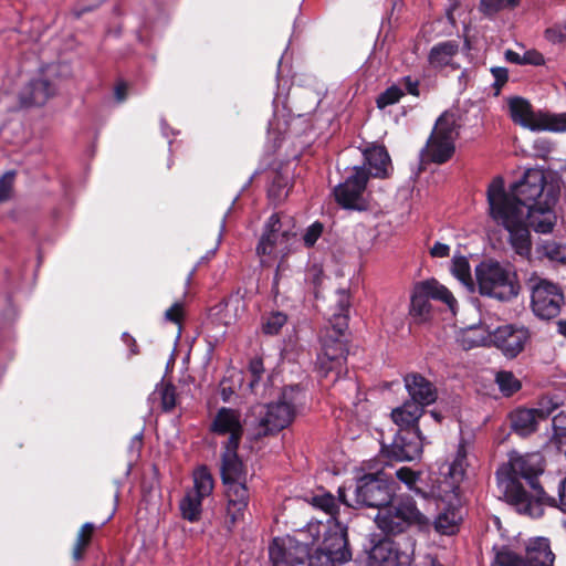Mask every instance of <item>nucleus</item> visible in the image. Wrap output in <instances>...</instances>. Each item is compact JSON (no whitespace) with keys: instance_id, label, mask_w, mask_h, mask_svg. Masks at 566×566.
Masks as SVG:
<instances>
[{"instance_id":"nucleus-25","label":"nucleus","mask_w":566,"mask_h":566,"mask_svg":"<svg viewBox=\"0 0 566 566\" xmlns=\"http://www.w3.org/2000/svg\"><path fill=\"white\" fill-rule=\"evenodd\" d=\"M239 447H224L221 462V479L223 484L247 482V470L238 457Z\"/></svg>"},{"instance_id":"nucleus-56","label":"nucleus","mask_w":566,"mask_h":566,"mask_svg":"<svg viewBox=\"0 0 566 566\" xmlns=\"http://www.w3.org/2000/svg\"><path fill=\"white\" fill-rule=\"evenodd\" d=\"M505 59L510 63L523 65L522 55L513 50H506L505 51Z\"/></svg>"},{"instance_id":"nucleus-32","label":"nucleus","mask_w":566,"mask_h":566,"mask_svg":"<svg viewBox=\"0 0 566 566\" xmlns=\"http://www.w3.org/2000/svg\"><path fill=\"white\" fill-rule=\"evenodd\" d=\"M95 528V525L88 522L85 523L78 531L72 549V557L74 560L78 562L83 558L84 553L91 543Z\"/></svg>"},{"instance_id":"nucleus-57","label":"nucleus","mask_w":566,"mask_h":566,"mask_svg":"<svg viewBox=\"0 0 566 566\" xmlns=\"http://www.w3.org/2000/svg\"><path fill=\"white\" fill-rule=\"evenodd\" d=\"M535 148H539L542 151L547 153L551 149V145L546 140H536Z\"/></svg>"},{"instance_id":"nucleus-17","label":"nucleus","mask_w":566,"mask_h":566,"mask_svg":"<svg viewBox=\"0 0 566 566\" xmlns=\"http://www.w3.org/2000/svg\"><path fill=\"white\" fill-rule=\"evenodd\" d=\"M294 234L289 230H282V222L279 214H272L265 226L256 248V252L262 256L277 258L289 251V242Z\"/></svg>"},{"instance_id":"nucleus-16","label":"nucleus","mask_w":566,"mask_h":566,"mask_svg":"<svg viewBox=\"0 0 566 566\" xmlns=\"http://www.w3.org/2000/svg\"><path fill=\"white\" fill-rule=\"evenodd\" d=\"M531 337L523 325L506 324L489 333V342L507 358H515L525 348Z\"/></svg>"},{"instance_id":"nucleus-36","label":"nucleus","mask_w":566,"mask_h":566,"mask_svg":"<svg viewBox=\"0 0 566 566\" xmlns=\"http://www.w3.org/2000/svg\"><path fill=\"white\" fill-rule=\"evenodd\" d=\"M451 272L460 282L465 285L472 282L470 264L465 256H453Z\"/></svg>"},{"instance_id":"nucleus-39","label":"nucleus","mask_w":566,"mask_h":566,"mask_svg":"<svg viewBox=\"0 0 566 566\" xmlns=\"http://www.w3.org/2000/svg\"><path fill=\"white\" fill-rule=\"evenodd\" d=\"M518 0H481L480 9L485 14H494L497 11L516 6Z\"/></svg>"},{"instance_id":"nucleus-58","label":"nucleus","mask_w":566,"mask_h":566,"mask_svg":"<svg viewBox=\"0 0 566 566\" xmlns=\"http://www.w3.org/2000/svg\"><path fill=\"white\" fill-rule=\"evenodd\" d=\"M559 334L566 337V319H560L557 323Z\"/></svg>"},{"instance_id":"nucleus-27","label":"nucleus","mask_w":566,"mask_h":566,"mask_svg":"<svg viewBox=\"0 0 566 566\" xmlns=\"http://www.w3.org/2000/svg\"><path fill=\"white\" fill-rule=\"evenodd\" d=\"M424 409L415 401H405L401 406L392 409L391 420L399 427L400 431H415L419 429L418 421Z\"/></svg>"},{"instance_id":"nucleus-46","label":"nucleus","mask_w":566,"mask_h":566,"mask_svg":"<svg viewBox=\"0 0 566 566\" xmlns=\"http://www.w3.org/2000/svg\"><path fill=\"white\" fill-rule=\"evenodd\" d=\"M323 232V226L318 222L310 226L304 233L303 240L306 247H313Z\"/></svg>"},{"instance_id":"nucleus-61","label":"nucleus","mask_w":566,"mask_h":566,"mask_svg":"<svg viewBox=\"0 0 566 566\" xmlns=\"http://www.w3.org/2000/svg\"><path fill=\"white\" fill-rule=\"evenodd\" d=\"M448 19H449V21H450L452 24H454V19H453V15H452V10H449V11H448Z\"/></svg>"},{"instance_id":"nucleus-13","label":"nucleus","mask_w":566,"mask_h":566,"mask_svg":"<svg viewBox=\"0 0 566 566\" xmlns=\"http://www.w3.org/2000/svg\"><path fill=\"white\" fill-rule=\"evenodd\" d=\"M430 298L441 301L454 313L457 300L453 294L444 285L432 279L415 285L411 295L410 314L420 321H424L431 310Z\"/></svg>"},{"instance_id":"nucleus-47","label":"nucleus","mask_w":566,"mask_h":566,"mask_svg":"<svg viewBox=\"0 0 566 566\" xmlns=\"http://www.w3.org/2000/svg\"><path fill=\"white\" fill-rule=\"evenodd\" d=\"M184 317V306L177 302L165 312V318L171 323L180 324Z\"/></svg>"},{"instance_id":"nucleus-51","label":"nucleus","mask_w":566,"mask_h":566,"mask_svg":"<svg viewBox=\"0 0 566 566\" xmlns=\"http://www.w3.org/2000/svg\"><path fill=\"white\" fill-rule=\"evenodd\" d=\"M400 87L403 90V93L407 92L408 94H411L413 96L419 95V82L417 80H413L411 76H406L400 82Z\"/></svg>"},{"instance_id":"nucleus-50","label":"nucleus","mask_w":566,"mask_h":566,"mask_svg":"<svg viewBox=\"0 0 566 566\" xmlns=\"http://www.w3.org/2000/svg\"><path fill=\"white\" fill-rule=\"evenodd\" d=\"M491 73L495 80V87L497 90H500L506 82H507V78H509V72L505 67H500V66H496V67H492L491 69Z\"/></svg>"},{"instance_id":"nucleus-4","label":"nucleus","mask_w":566,"mask_h":566,"mask_svg":"<svg viewBox=\"0 0 566 566\" xmlns=\"http://www.w3.org/2000/svg\"><path fill=\"white\" fill-rule=\"evenodd\" d=\"M375 523L387 535H398L410 527L424 530L430 525L428 517L419 511L410 496L391 499L378 510Z\"/></svg>"},{"instance_id":"nucleus-45","label":"nucleus","mask_w":566,"mask_h":566,"mask_svg":"<svg viewBox=\"0 0 566 566\" xmlns=\"http://www.w3.org/2000/svg\"><path fill=\"white\" fill-rule=\"evenodd\" d=\"M549 500H546L545 505L556 506L562 512L566 513V478L559 483L558 486V499L548 496Z\"/></svg>"},{"instance_id":"nucleus-23","label":"nucleus","mask_w":566,"mask_h":566,"mask_svg":"<svg viewBox=\"0 0 566 566\" xmlns=\"http://www.w3.org/2000/svg\"><path fill=\"white\" fill-rule=\"evenodd\" d=\"M405 388L410 397L409 401H415L424 409L438 399V389L436 385L418 373H410L403 377Z\"/></svg>"},{"instance_id":"nucleus-11","label":"nucleus","mask_w":566,"mask_h":566,"mask_svg":"<svg viewBox=\"0 0 566 566\" xmlns=\"http://www.w3.org/2000/svg\"><path fill=\"white\" fill-rule=\"evenodd\" d=\"M193 486L186 491L179 502L180 514L190 523L198 522L202 514V501L213 491V479L207 467H199L192 474Z\"/></svg>"},{"instance_id":"nucleus-24","label":"nucleus","mask_w":566,"mask_h":566,"mask_svg":"<svg viewBox=\"0 0 566 566\" xmlns=\"http://www.w3.org/2000/svg\"><path fill=\"white\" fill-rule=\"evenodd\" d=\"M55 94V87L45 78L32 80L20 93L23 106H43Z\"/></svg>"},{"instance_id":"nucleus-5","label":"nucleus","mask_w":566,"mask_h":566,"mask_svg":"<svg viewBox=\"0 0 566 566\" xmlns=\"http://www.w3.org/2000/svg\"><path fill=\"white\" fill-rule=\"evenodd\" d=\"M481 295L509 301L518 294L520 285L514 272L495 261H485L475 269Z\"/></svg>"},{"instance_id":"nucleus-3","label":"nucleus","mask_w":566,"mask_h":566,"mask_svg":"<svg viewBox=\"0 0 566 566\" xmlns=\"http://www.w3.org/2000/svg\"><path fill=\"white\" fill-rule=\"evenodd\" d=\"M350 307V297L347 291L337 292V310L329 321L331 327L325 329L322 336V352L317 357L319 370L327 376L335 373V379L339 378L345 370L346 363V339L345 332L348 328V312Z\"/></svg>"},{"instance_id":"nucleus-42","label":"nucleus","mask_w":566,"mask_h":566,"mask_svg":"<svg viewBox=\"0 0 566 566\" xmlns=\"http://www.w3.org/2000/svg\"><path fill=\"white\" fill-rule=\"evenodd\" d=\"M545 38L556 44L566 41V22L565 23H556L545 31Z\"/></svg>"},{"instance_id":"nucleus-34","label":"nucleus","mask_w":566,"mask_h":566,"mask_svg":"<svg viewBox=\"0 0 566 566\" xmlns=\"http://www.w3.org/2000/svg\"><path fill=\"white\" fill-rule=\"evenodd\" d=\"M539 118L538 130H549L554 133L566 132V113H542Z\"/></svg>"},{"instance_id":"nucleus-15","label":"nucleus","mask_w":566,"mask_h":566,"mask_svg":"<svg viewBox=\"0 0 566 566\" xmlns=\"http://www.w3.org/2000/svg\"><path fill=\"white\" fill-rule=\"evenodd\" d=\"M467 467V449L464 444H460L454 460L448 464L447 472H443V478L433 485L432 495L450 505L458 501L460 484L464 479Z\"/></svg>"},{"instance_id":"nucleus-21","label":"nucleus","mask_w":566,"mask_h":566,"mask_svg":"<svg viewBox=\"0 0 566 566\" xmlns=\"http://www.w3.org/2000/svg\"><path fill=\"white\" fill-rule=\"evenodd\" d=\"M270 559L273 566H296L310 559L307 547L292 539L274 538L269 547Z\"/></svg>"},{"instance_id":"nucleus-64","label":"nucleus","mask_w":566,"mask_h":566,"mask_svg":"<svg viewBox=\"0 0 566 566\" xmlns=\"http://www.w3.org/2000/svg\"><path fill=\"white\" fill-rule=\"evenodd\" d=\"M308 566H314V560H312L311 558H310ZM315 566H318V565H315Z\"/></svg>"},{"instance_id":"nucleus-26","label":"nucleus","mask_w":566,"mask_h":566,"mask_svg":"<svg viewBox=\"0 0 566 566\" xmlns=\"http://www.w3.org/2000/svg\"><path fill=\"white\" fill-rule=\"evenodd\" d=\"M509 111L515 124L531 130H538L542 112L535 113L528 101L522 97H512L509 99Z\"/></svg>"},{"instance_id":"nucleus-31","label":"nucleus","mask_w":566,"mask_h":566,"mask_svg":"<svg viewBox=\"0 0 566 566\" xmlns=\"http://www.w3.org/2000/svg\"><path fill=\"white\" fill-rule=\"evenodd\" d=\"M461 521V510L451 506L438 515L434 522V527L439 533L443 535H452L458 531Z\"/></svg>"},{"instance_id":"nucleus-28","label":"nucleus","mask_w":566,"mask_h":566,"mask_svg":"<svg viewBox=\"0 0 566 566\" xmlns=\"http://www.w3.org/2000/svg\"><path fill=\"white\" fill-rule=\"evenodd\" d=\"M365 163L369 166V177L385 178L391 169L390 157L384 146L373 145L364 150Z\"/></svg>"},{"instance_id":"nucleus-52","label":"nucleus","mask_w":566,"mask_h":566,"mask_svg":"<svg viewBox=\"0 0 566 566\" xmlns=\"http://www.w3.org/2000/svg\"><path fill=\"white\" fill-rule=\"evenodd\" d=\"M450 248L449 245L436 242L434 245L431 248L430 253L434 258H446L449 255Z\"/></svg>"},{"instance_id":"nucleus-33","label":"nucleus","mask_w":566,"mask_h":566,"mask_svg":"<svg viewBox=\"0 0 566 566\" xmlns=\"http://www.w3.org/2000/svg\"><path fill=\"white\" fill-rule=\"evenodd\" d=\"M460 345L463 349L468 350L473 347L482 345H491L489 342V333L485 334L479 327H471L464 331L459 338Z\"/></svg>"},{"instance_id":"nucleus-29","label":"nucleus","mask_w":566,"mask_h":566,"mask_svg":"<svg viewBox=\"0 0 566 566\" xmlns=\"http://www.w3.org/2000/svg\"><path fill=\"white\" fill-rule=\"evenodd\" d=\"M365 564L366 566H397L399 562L394 543L389 539L378 542L367 553Z\"/></svg>"},{"instance_id":"nucleus-7","label":"nucleus","mask_w":566,"mask_h":566,"mask_svg":"<svg viewBox=\"0 0 566 566\" xmlns=\"http://www.w3.org/2000/svg\"><path fill=\"white\" fill-rule=\"evenodd\" d=\"M459 136L457 119L451 113H443L421 150L422 163L444 164L455 151V140Z\"/></svg>"},{"instance_id":"nucleus-40","label":"nucleus","mask_w":566,"mask_h":566,"mask_svg":"<svg viewBox=\"0 0 566 566\" xmlns=\"http://www.w3.org/2000/svg\"><path fill=\"white\" fill-rule=\"evenodd\" d=\"M395 474L397 479L403 482L410 490L416 493H421V491L415 486L420 476L419 472H416L410 468L402 467L398 469Z\"/></svg>"},{"instance_id":"nucleus-60","label":"nucleus","mask_w":566,"mask_h":566,"mask_svg":"<svg viewBox=\"0 0 566 566\" xmlns=\"http://www.w3.org/2000/svg\"><path fill=\"white\" fill-rule=\"evenodd\" d=\"M339 499H340L344 503H346L347 505H350V506H352V504L347 502V500H346V496H345V493H344V490H343V489H339Z\"/></svg>"},{"instance_id":"nucleus-18","label":"nucleus","mask_w":566,"mask_h":566,"mask_svg":"<svg viewBox=\"0 0 566 566\" xmlns=\"http://www.w3.org/2000/svg\"><path fill=\"white\" fill-rule=\"evenodd\" d=\"M245 483L247 482L223 484L226 486L224 494L227 499L223 526L228 532H232L235 525L244 518L250 500Z\"/></svg>"},{"instance_id":"nucleus-54","label":"nucleus","mask_w":566,"mask_h":566,"mask_svg":"<svg viewBox=\"0 0 566 566\" xmlns=\"http://www.w3.org/2000/svg\"><path fill=\"white\" fill-rule=\"evenodd\" d=\"M289 191L285 190L284 193H281V180H276L273 182L271 188L269 189V196L279 201L287 197Z\"/></svg>"},{"instance_id":"nucleus-63","label":"nucleus","mask_w":566,"mask_h":566,"mask_svg":"<svg viewBox=\"0 0 566 566\" xmlns=\"http://www.w3.org/2000/svg\"><path fill=\"white\" fill-rule=\"evenodd\" d=\"M90 9H91V8H84V9H82V10L77 13V15L82 14L83 12H85V11H87V10H90Z\"/></svg>"},{"instance_id":"nucleus-19","label":"nucleus","mask_w":566,"mask_h":566,"mask_svg":"<svg viewBox=\"0 0 566 566\" xmlns=\"http://www.w3.org/2000/svg\"><path fill=\"white\" fill-rule=\"evenodd\" d=\"M423 437L420 429L400 431L390 446L382 447V453L396 461H412L422 453Z\"/></svg>"},{"instance_id":"nucleus-22","label":"nucleus","mask_w":566,"mask_h":566,"mask_svg":"<svg viewBox=\"0 0 566 566\" xmlns=\"http://www.w3.org/2000/svg\"><path fill=\"white\" fill-rule=\"evenodd\" d=\"M555 408L556 405L546 407L543 402L539 408H518L511 412L512 428L517 434L527 437L536 431L538 422L547 419Z\"/></svg>"},{"instance_id":"nucleus-55","label":"nucleus","mask_w":566,"mask_h":566,"mask_svg":"<svg viewBox=\"0 0 566 566\" xmlns=\"http://www.w3.org/2000/svg\"><path fill=\"white\" fill-rule=\"evenodd\" d=\"M122 338H123V342L129 347L132 355L138 354V347H137L136 340L133 336H130L127 333H124Z\"/></svg>"},{"instance_id":"nucleus-14","label":"nucleus","mask_w":566,"mask_h":566,"mask_svg":"<svg viewBox=\"0 0 566 566\" xmlns=\"http://www.w3.org/2000/svg\"><path fill=\"white\" fill-rule=\"evenodd\" d=\"M369 174L364 167H354L344 182L334 189L336 202L344 209L364 211L368 208L365 190Z\"/></svg>"},{"instance_id":"nucleus-41","label":"nucleus","mask_w":566,"mask_h":566,"mask_svg":"<svg viewBox=\"0 0 566 566\" xmlns=\"http://www.w3.org/2000/svg\"><path fill=\"white\" fill-rule=\"evenodd\" d=\"M161 406L165 411H170L176 406V389L170 384H164L158 389Z\"/></svg>"},{"instance_id":"nucleus-35","label":"nucleus","mask_w":566,"mask_h":566,"mask_svg":"<svg viewBox=\"0 0 566 566\" xmlns=\"http://www.w3.org/2000/svg\"><path fill=\"white\" fill-rule=\"evenodd\" d=\"M287 316L282 312H272L263 318L262 331L266 335H276L286 324Z\"/></svg>"},{"instance_id":"nucleus-6","label":"nucleus","mask_w":566,"mask_h":566,"mask_svg":"<svg viewBox=\"0 0 566 566\" xmlns=\"http://www.w3.org/2000/svg\"><path fill=\"white\" fill-rule=\"evenodd\" d=\"M296 391L293 387L284 389L276 402H271L261 408L258 423L252 432L253 440L276 434L293 421Z\"/></svg>"},{"instance_id":"nucleus-20","label":"nucleus","mask_w":566,"mask_h":566,"mask_svg":"<svg viewBox=\"0 0 566 566\" xmlns=\"http://www.w3.org/2000/svg\"><path fill=\"white\" fill-rule=\"evenodd\" d=\"M210 430L214 434L228 437L223 448L239 447L243 434L240 412L226 407L219 409L211 422Z\"/></svg>"},{"instance_id":"nucleus-38","label":"nucleus","mask_w":566,"mask_h":566,"mask_svg":"<svg viewBox=\"0 0 566 566\" xmlns=\"http://www.w3.org/2000/svg\"><path fill=\"white\" fill-rule=\"evenodd\" d=\"M402 96L403 90L398 85H392L379 95L377 98V106L379 108H385L397 103Z\"/></svg>"},{"instance_id":"nucleus-8","label":"nucleus","mask_w":566,"mask_h":566,"mask_svg":"<svg viewBox=\"0 0 566 566\" xmlns=\"http://www.w3.org/2000/svg\"><path fill=\"white\" fill-rule=\"evenodd\" d=\"M531 308L536 317L548 321L555 318L564 304L562 289L545 279L533 276L528 280Z\"/></svg>"},{"instance_id":"nucleus-59","label":"nucleus","mask_w":566,"mask_h":566,"mask_svg":"<svg viewBox=\"0 0 566 566\" xmlns=\"http://www.w3.org/2000/svg\"><path fill=\"white\" fill-rule=\"evenodd\" d=\"M429 564L428 566H443L436 557H428Z\"/></svg>"},{"instance_id":"nucleus-62","label":"nucleus","mask_w":566,"mask_h":566,"mask_svg":"<svg viewBox=\"0 0 566 566\" xmlns=\"http://www.w3.org/2000/svg\"><path fill=\"white\" fill-rule=\"evenodd\" d=\"M431 415L434 417L436 420L440 421V417L438 416L437 412H431Z\"/></svg>"},{"instance_id":"nucleus-2","label":"nucleus","mask_w":566,"mask_h":566,"mask_svg":"<svg viewBox=\"0 0 566 566\" xmlns=\"http://www.w3.org/2000/svg\"><path fill=\"white\" fill-rule=\"evenodd\" d=\"M544 472V459L538 452L520 454L512 452L506 467L496 472L499 485L506 501L520 514L541 517L548 495L539 483Z\"/></svg>"},{"instance_id":"nucleus-9","label":"nucleus","mask_w":566,"mask_h":566,"mask_svg":"<svg viewBox=\"0 0 566 566\" xmlns=\"http://www.w3.org/2000/svg\"><path fill=\"white\" fill-rule=\"evenodd\" d=\"M555 555L547 538L536 537L526 545L525 558L520 557L509 547H501L495 553V566H553Z\"/></svg>"},{"instance_id":"nucleus-1","label":"nucleus","mask_w":566,"mask_h":566,"mask_svg":"<svg viewBox=\"0 0 566 566\" xmlns=\"http://www.w3.org/2000/svg\"><path fill=\"white\" fill-rule=\"evenodd\" d=\"M558 187L548 180L542 169H527L523 178L504 188L502 177H495L488 187L489 212L492 220L509 232L514 251L521 256L531 253L530 228L539 233L553 230L556 217L553 206Z\"/></svg>"},{"instance_id":"nucleus-44","label":"nucleus","mask_w":566,"mask_h":566,"mask_svg":"<svg viewBox=\"0 0 566 566\" xmlns=\"http://www.w3.org/2000/svg\"><path fill=\"white\" fill-rule=\"evenodd\" d=\"M14 177V171H8L0 178V202L10 198Z\"/></svg>"},{"instance_id":"nucleus-49","label":"nucleus","mask_w":566,"mask_h":566,"mask_svg":"<svg viewBox=\"0 0 566 566\" xmlns=\"http://www.w3.org/2000/svg\"><path fill=\"white\" fill-rule=\"evenodd\" d=\"M523 65H542L544 64V56L537 51H526L522 55Z\"/></svg>"},{"instance_id":"nucleus-10","label":"nucleus","mask_w":566,"mask_h":566,"mask_svg":"<svg viewBox=\"0 0 566 566\" xmlns=\"http://www.w3.org/2000/svg\"><path fill=\"white\" fill-rule=\"evenodd\" d=\"M389 478L385 471L361 476L355 489V503L378 510L388 504L395 491Z\"/></svg>"},{"instance_id":"nucleus-12","label":"nucleus","mask_w":566,"mask_h":566,"mask_svg":"<svg viewBox=\"0 0 566 566\" xmlns=\"http://www.w3.org/2000/svg\"><path fill=\"white\" fill-rule=\"evenodd\" d=\"M314 566H336L352 558L348 547L346 528L339 524L331 527L324 535V539L314 554L310 556Z\"/></svg>"},{"instance_id":"nucleus-30","label":"nucleus","mask_w":566,"mask_h":566,"mask_svg":"<svg viewBox=\"0 0 566 566\" xmlns=\"http://www.w3.org/2000/svg\"><path fill=\"white\" fill-rule=\"evenodd\" d=\"M459 52V44L455 41H446L432 46L429 53V63L434 69H442L451 65L453 57Z\"/></svg>"},{"instance_id":"nucleus-43","label":"nucleus","mask_w":566,"mask_h":566,"mask_svg":"<svg viewBox=\"0 0 566 566\" xmlns=\"http://www.w3.org/2000/svg\"><path fill=\"white\" fill-rule=\"evenodd\" d=\"M314 504L324 512L334 515L336 512V499L332 494L317 495L313 499Z\"/></svg>"},{"instance_id":"nucleus-53","label":"nucleus","mask_w":566,"mask_h":566,"mask_svg":"<svg viewBox=\"0 0 566 566\" xmlns=\"http://www.w3.org/2000/svg\"><path fill=\"white\" fill-rule=\"evenodd\" d=\"M115 98L117 102L122 103L126 99L128 95V85L127 83L120 81L116 84L114 90Z\"/></svg>"},{"instance_id":"nucleus-48","label":"nucleus","mask_w":566,"mask_h":566,"mask_svg":"<svg viewBox=\"0 0 566 566\" xmlns=\"http://www.w3.org/2000/svg\"><path fill=\"white\" fill-rule=\"evenodd\" d=\"M249 371L253 376L251 386H254V384L261 378L262 374L264 373L263 360L261 358L251 359L249 364Z\"/></svg>"},{"instance_id":"nucleus-37","label":"nucleus","mask_w":566,"mask_h":566,"mask_svg":"<svg viewBox=\"0 0 566 566\" xmlns=\"http://www.w3.org/2000/svg\"><path fill=\"white\" fill-rule=\"evenodd\" d=\"M496 382L505 396H511L521 388L520 380L511 371L497 373Z\"/></svg>"}]
</instances>
